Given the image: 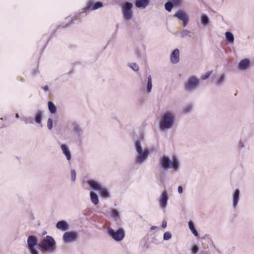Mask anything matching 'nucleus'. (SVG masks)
Returning <instances> with one entry per match:
<instances>
[{
    "label": "nucleus",
    "mask_w": 254,
    "mask_h": 254,
    "mask_svg": "<svg viewBox=\"0 0 254 254\" xmlns=\"http://www.w3.org/2000/svg\"><path fill=\"white\" fill-rule=\"evenodd\" d=\"M211 73H212V71H207L204 74H203L201 75V78L202 80H205V79H207L210 76V75H211Z\"/></svg>",
    "instance_id": "nucleus-35"
},
{
    "label": "nucleus",
    "mask_w": 254,
    "mask_h": 254,
    "mask_svg": "<svg viewBox=\"0 0 254 254\" xmlns=\"http://www.w3.org/2000/svg\"><path fill=\"white\" fill-rule=\"evenodd\" d=\"M129 66L135 71H137L139 70V67L136 63H131L129 64Z\"/></svg>",
    "instance_id": "nucleus-33"
},
{
    "label": "nucleus",
    "mask_w": 254,
    "mask_h": 254,
    "mask_svg": "<svg viewBox=\"0 0 254 254\" xmlns=\"http://www.w3.org/2000/svg\"><path fill=\"white\" fill-rule=\"evenodd\" d=\"M133 6L132 3L126 2L123 7V15L125 20H129L132 17V11L131 8Z\"/></svg>",
    "instance_id": "nucleus-7"
},
{
    "label": "nucleus",
    "mask_w": 254,
    "mask_h": 254,
    "mask_svg": "<svg viewBox=\"0 0 254 254\" xmlns=\"http://www.w3.org/2000/svg\"><path fill=\"white\" fill-rule=\"evenodd\" d=\"M172 237V235L169 232H166L163 235V240L165 241L170 240Z\"/></svg>",
    "instance_id": "nucleus-34"
},
{
    "label": "nucleus",
    "mask_w": 254,
    "mask_h": 254,
    "mask_svg": "<svg viewBox=\"0 0 254 254\" xmlns=\"http://www.w3.org/2000/svg\"><path fill=\"white\" fill-rule=\"evenodd\" d=\"M198 248L197 246H193L191 249L192 253L193 254H196L198 252Z\"/></svg>",
    "instance_id": "nucleus-39"
},
{
    "label": "nucleus",
    "mask_w": 254,
    "mask_h": 254,
    "mask_svg": "<svg viewBox=\"0 0 254 254\" xmlns=\"http://www.w3.org/2000/svg\"><path fill=\"white\" fill-rule=\"evenodd\" d=\"M181 36L182 38H184L187 36L189 38L191 37V31L187 29H183L181 31Z\"/></svg>",
    "instance_id": "nucleus-26"
},
{
    "label": "nucleus",
    "mask_w": 254,
    "mask_h": 254,
    "mask_svg": "<svg viewBox=\"0 0 254 254\" xmlns=\"http://www.w3.org/2000/svg\"><path fill=\"white\" fill-rule=\"evenodd\" d=\"M250 60L248 59H244L241 60L238 65V68L240 70H246L250 65Z\"/></svg>",
    "instance_id": "nucleus-13"
},
{
    "label": "nucleus",
    "mask_w": 254,
    "mask_h": 254,
    "mask_svg": "<svg viewBox=\"0 0 254 254\" xmlns=\"http://www.w3.org/2000/svg\"><path fill=\"white\" fill-rule=\"evenodd\" d=\"M87 183L92 189L98 191L103 187L100 183L93 180H89Z\"/></svg>",
    "instance_id": "nucleus-15"
},
{
    "label": "nucleus",
    "mask_w": 254,
    "mask_h": 254,
    "mask_svg": "<svg viewBox=\"0 0 254 254\" xmlns=\"http://www.w3.org/2000/svg\"><path fill=\"white\" fill-rule=\"evenodd\" d=\"M47 127L49 129H51L53 127V121L51 118H49L48 120Z\"/></svg>",
    "instance_id": "nucleus-37"
},
{
    "label": "nucleus",
    "mask_w": 254,
    "mask_h": 254,
    "mask_svg": "<svg viewBox=\"0 0 254 254\" xmlns=\"http://www.w3.org/2000/svg\"><path fill=\"white\" fill-rule=\"evenodd\" d=\"M90 195L91 202L94 205L97 204L99 202V199L97 194L96 193L91 191L90 193Z\"/></svg>",
    "instance_id": "nucleus-22"
},
{
    "label": "nucleus",
    "mask_w": 254,
    "mask_h": 254,
    "mask_svg": "<svg viewBox=\"0 0 254 254\" xmlns=\"http://www.w3.org/2000/svg\"><path fill=\"white\" fill-rule=\"evenodd\" d=\"M162 227L163 228H165L167 227V222L166 221H163Z\"/></svg>",
    "instance_id": "nucleus-42"
},
{
    "label": "nucleus",
    "mask_w": 254,
    "mask_h": 254,
    "mask_svg": "<svg viewBox=\"0 0 254 254\" xmlns=\"http://www.w3.org/2000/svg\"><path fill=\"white\" fill-rule=\"evenodd\" d=\"M149 0H135V5L137 8H144L149 4Z\"/></svg>",
    "instance_id": "nucleus-17"
},
{
    "label": "nucleus",
    "mask_w": 254,
    "mask_h": 254,
    "mask_svg": "<svg viewBox=\"0 0 254 254\" xmlns=\"http://www.w3.org/2000/svg\"><path fill=\"white\" fill-rule=\"evenodd\" d=\"M112 216L114 218L115 220L117 221L119 219V213L118 211L116 209H113L112 210Z\"/></svg>",
    "instance_id": "nucleus-32"
},
{
    "label": "nucleus",
    "mask_w": 254,
    "mask_h": 254,
    "mask_svg": "<svg viewBox=\"0 0 254 254\" xmlns=\"http://www.w3.org/2000/svg\"><path fill=\"white\" fill-rule=\"evenodd\" d=\"M191 109L192 105L191 104H189L183 108V112L184 113L187 114L190 112Z\"/></svg>",
    "instance_id": "nucleus-31"
},
{
    "label": "nucleus",
    "mask_w": 254,
    "mask_h": 254,
    "mask_svg": "<svg viewBox=\"0 0 254 254\" xmlns=\"http://www.w3.org/2000/svg\"><path fill=\"white\" fill-rule=\"evenodd\" d=\"M76 171L74 169H72L71 170V179L72 182H75L76 180Z\"/></svg>",
    "instance_id": "nucleus-36"
},
{
    "label": "nucleus",
    "mask_w": 254,
    "mask_h": 254,
    "mask_svg": "<svg viewBox=\"0 0 254 254\" xmlns=\"http://www.w3.org/2000/svg\"><path fill=\"white\" fill-rule=\"evenodd\" d=\"M175 116L174 114L169 111L164 112L161 116L159 126L161 130H167L171 128L174 123Z\"/></svg>",
    "instance_id": "nucleus-3"
},
{
    "label": "nucleus",
    "mask_w": 254,
    "mask_h": 254,
    "mask_svg": "<svg viewBox=\"0 0 254 254\" xmlns=\"http://www.w3.org/2000/svg\"><path fill=\"white\" fill-rule=\"evenodd\" d=\"M48 109L50 112L51 114H55L57 111V107L51 101H49L48 102Z\"/></svg>",
    "instance_id": "nucleus-23"
},
{
    "label": "nucleus",
    "mask_w": 254,
    "mask_h": 254,
    "mask_svg": "<svg viewBox=\"0 0 254 254\" xmlns=\"http://www.w3.org/2000/svg\"><path fill=\"white\" fill-rule=\"evenodd\" d=\"M103 6V4L101 2L97 1L95 3H94L93 4H90L89 5L87 6L84 8V11H86L88 9L91 8V7H92L91 9L92 10H95L99 8L102 7Z\"/></svg>",
    "instance_id": "nucleus-19"
},
{
    "label": "nucleus",
    "mask_w": 254,
    "mask_h": 254,
    "mask_svg": "<svg viewBox=\"0 0 254 254\" xmlns=\"http://www.w3.org/2000/svg\"><path fill=\"white\" fill-rule=\"evenodd\" d=\"M200 20L201 23L204 26L207 25L209 21L208 17L205 14L201 15Z\"/></svg>",
    "instance_id": "nucleus-28"
},
{
    "label": "nucleus",
    "mask_w": 254,
    "mask_h": 254,
    "mask_svg": "<svg viewBox=\"0 0 254 254\" xmlns=\"http://www.w3.org/2000/svg\"><path fill=\"white\" fill-rule=\"evenodd\" d=\"M27 249L30 254H40L38 248L42 252L53 253L55 250L56 242L50 236H47L40 243L38 244V238L33 235L29 236L27 238Z\"/></svg>",
    "instance_id": "nucleus-1"
},
{
    "label": "nucleus",
    "mask_w": 254,
    "mask_h": 254,
    "mask_svg": "<svg viewBox=\"0 0 254 254\" xmlns=\"http://www.w3.org/2000/svg\"><path fill=\"white\" fill-rule=\"evenodd\" d=\"M225 81V76L223 74H222L219 76L217 79L216 83L217 85H220L223 84Z\"/></svg>",
    "instance_id": "nucleus-30"
},
{
    "label": "nucleus",
    "mask_w": 254,
    "mask_h": 254,
    "mask_svg": "<svg viewBox=\"0 0 254 254\" xmlns=\"http://www.w3.org/2000/svg\"><path fill=\"white\" fill-rule=\"evenodd\" d=\"M157 228V227L156 226H151L150 229H151V230H155V229H156Z\"/></svg>",
    "instance_id": "nucleus-43"
},
{
    "label": "nucleus",
    "mask_w": 254,
    "mask_h": 254,
    "mask_svg": "<svg viewBox=\"0 0 254 254\" xmlns=\"http://www.w3.org/2000/svg\"><path fill=\"white\" fill-rule=\"evenodd\" d=\"M44 90L46 91H48L49 90V87L47 85L45 86L44 88Z\"/></svg>",
    "instance_id": "nucleus-44"
},
{
    "label": "nucleus",
    "mask_w": 254,
    "mask_h": 254,
    "mask_svg": "<svg viewBox=\"0 0 254 254\" xmlns=\"http://www.w3.org/2000/svg\"><path fill=\"white\" fill-rule=\"evenodd\" d=\"M168 199L169 197L167 191L166 190L163 191L159 199L160 206L162 208H165L167 206Z\"/></svg>",
    "instance_id": "nucleus-11"
},
{
    "label": "nucleus",
    "mask_w": 254,
    "mask_h": 254,
    "mask_svg": "<svg viewBox=\"0 0 254 254\" xmlns=\"http://www.w3.org/2000/svg\"><path fill=\"white\" fill-rule=\"evenodd\" d=\"M134 148L136 152L135 162L137 164H141L146 161L149 154V149L147 147L142 148L141 140L137 139L134 141Z\"/></svg>",
    "instance_id": "nucleus-2"
},
{
    "label": "nucleus",
    "mask_w": 254,
    "mask_h": 254,
    "mask_svg": "<svg viewBox=\"0 0 254 254\" xmlns=\"http://www.w3.org/2000/svg\"><path fill=\"white\" fill-rule=\"evenodd\" d=\"M199 84V80L195 76H191L185 84V89L188 91H191L195 89Z\"/></svg>",
    "instance_id": "nucleus-6"
},
{
    "label": "nucleus",
    "mask_w": 254,
    "mask_h": 254,
    "mask_svg": "<svg viewBox=\"0 0 254 254\" xmlns=\"http://www.w3.org/2000/svg\"><path fill=\"white\" fill-rule=\"evenodd\" d=\"M56 227L59 230L64 231L68 229V225L65 221L61 220L58 222Z\"/></svg>",
    "instance_id": "nucleus-18"
},
{
    "label": "nucleus",
    "mask_w": 254,
    "mask_h": 254,
    "mask_svg": "<svg viewBox=\"0 0 254 254\" xmlns=\"http://www.w3.org/2000/svg\"><path fill=\"white\" fill-rule=\"evenodd\" d=\"M225 36L226 40L230 43H233L234 41V37L233 34L230 32H226L225 33Z\"/></svg>",
    "instance_id": "nucleus-27"
},
{
    "label": "nucleus",
    "mask_w": 254,
    "mask_h": 254,
    "mask_svg": "<svg viewBox=\"0 0 254 254\" xmlns=\"http://www.w3.org/2000/svg\"><path fill=\"white\" fill-rule=\"evenodd\" d=\"M107 234L117 242L121 241L125 237V234L124 230L120 228L115 231L111 227H108L107 230Z\"/></svg>",
    "instance_id": "nucleus-5"
},
{
    "label": "nucleus",
    "mask_w": 254,
    "mask_h": 254,
    "mask_svg": "<svg viewBox=\"0 0 254 254\" xmlns=\"http://www.w3.org/2000/svg\"><path fill=\"white\" fill-rule=\"evenodd\" d=\"M240 199V190L236 189L233 194V206L235 208Z\"/></svg>",
    "instance_id": "nucleus-16"
},
{
    "label": "nucleus",
    "mask_w": 254,
    "mask_h": 254,
    "mask_svg": "<svg viewBox=\"0 0 254 254\" xmlns=\"http://www.w3.org/2000/svg\"><path fill=\"white\" fill-rule=\"evenodd\" d=\"M238 146L240 148H242L244 147V144L242 140H240L238 144Z\"/></svg>",
    "instance_id": "nucleus-40"
},
{
    "label": "nucleus",
    "mask_w": 254,
    "mask_h": 254,
    "mask_svg": "<svg viewBox=\"0 0 254 254\" xmlns=\"http://www.w3.org/2000/svg\"><path fill=\"white\" fill-rule=\"evenodd\" d=\"M189 226L190 230L192 232V233L194 235V236L197 237L198 235V233L196 231L194 224L192 221H190L189 222Z\"/></svg>",
    "instance_id": "nucleus-24"
},
{
    "label": "nucleus",
    "mask_w": 254,
    "mask_h": 254,
    "mask_svg": "<svg viewBox=\"0 0 254 254\" xmlns=\"http://www.w3.org/2000/svg\"><path fill=\"white\" fill-rule=\"evenodd\" d=\"M15 117H16V118H18L19 117L18 114H17V113L16 114Z\"/></svg>",
    "instance_id": "nucleus-45"
},
{
    "label": "nucleus",
    "mask_w": 254,
    "mask_h": 254,
    "mask_svg": "<svg viewBox=\"0 0 254 254\" xmlns=\"http://www.w3.org/2000/svg\"><path fill=\"white\" fill-rule=\"evenodd\" d=\"M174 6H175V5L170 0H168L165 4V9L169 12L172 10Z\"/></svg>",
    "instance_id": "nucleus-29"
},
{
    "label": "nucleus",
    "mask_w": 254,
    "mask_h": 254,
    "mask_svg": "<svg viewBox=\"0 0 254 254\" xmlns=\"http://www.w3.org/2000/svg\"><path fill=\"white\" fill-rule=\"evenodd\" d=\"M180 162L177 158H174L173 161L166 156H163L159 159V165L164 171H167L172 168L175 171H177L179 168Z\"/></svg>",
    "instance_id": "nucleus-4"
},
{
    "label": "nucleus",
    "mask_w": 254,
    "mask_h": 254,
    "mask_svg": "<svg viewBox=\"0 0 254 254\" xmlns=\"http://www.w3.org/2000/svg\"><path fill=\"white\" fill-rule=\"evenodd\" d=\"M99 193L102 197L107 198L110 197V193L107 189L105 187H102L99 190Z\"/></svg>",
    "instance_id": "nucleus-20"
},
{
    "label": "nucleus",
    "mask_w": 254,
    "mask_h": 254,
    "mask_svg": "<svg viewBox=\"0 0 254 254\" xmlns=\"http://www.w3.org/2000/svg\"><path fill=\"white\" fill-rule=\"evenodd\" d=\"M179 20H182L183 22V26H186L189 21L188 15L183 10H178L174 15Z\"/></svg>",
    "instance_id": "nucleus-10"
},
{
    "label": "nucleus",
    "mask_w": 254,
    "mask_h": 254,
    "mask_svg": "<svg viewBox=\"0 0 254 254\" xmlns=\"http://www.w3.org/2000/svg\"><path fill=\"white\" fill-rule=\"evenodd\" d=\"M71 127V132L76 136L78 139H80L83 133V129L76 122H72L70 123Z\"/></svg>",
    "instance_id": "nucleus-8"
},
{
    "label": "nucleus",
    "mask_w": 254,
    "mask_h": 254,
    "mask_svg": "<svg viewBox=\"0 0 254 254\" xmlns=\"http://www.w3.org/2000/svg\"><path fill=\"white\" fill-rule=\"evenodd\" d=\"M42 118V112L41 111H38L35 116L34 120L35 122L38 124H41Z\"/></svg>",
    "instance_id": "nucleus-25"
},
{
    "label": "nucleus",
    "mask_w": 254,
    "mask_h": 254,
    "mask_svg": "<svg viewBox=\"0 0 254 254\" xmlns=\"http://www.w3.org/2000/svg\"><path fill=\"white\" fill-rule=\"evenodd\" d=\"M152 88V77L150 75H148L147 79L146 93H150Z\"/></svg>",
    "instance_id": "nucleus-21"
},
{
    "label": "nucleus",
    "mask_w": 254,
    "mask_h": 254,
    "mask_svg": "<svg viewBox=\"0 0 254 254\" xmlns=\"http://www.w3.org/2000/svg\"><path fill=\"white\" fill-rule=\"evenodd\" d=\"M77 233L73 231L65 232L63 236V240L64 243H71L77 239Z\"/></svg>",
    "instance_id": "nucleus-9"
},
{
    "label": "nucleus",
    "mask_w": 254,
    "mask_h": 254,
    "mask_svg": "<svg viewBox=\"0 0 254 254\" xmlns=\"http://www.w3.org/2000/svg\"><path fill=\"white\" fill-rule=\"evenodd\" d=\"M183 189L181 186H179L178 188V192L181 194L183 192Z\"/></svg>",
    "instance_id": "nucleus-41"
},
{
    "label": "nucleus",
    "mask_w": 254,
    "mask_h": 254,
    "mask_svg": "<svg viewBox=\"0 0 254 254\" xmlns=\"http://www.w3.org/2000/svg\"><path fill=\"white\" fill-rule=\"evenodd\" d=\"M22 121L25 123V124H32L33 121L31 118H23L22 119Z\"/></svg>",
    "instance_id": "nucleus-38"
},
{
    "label": "nucleus",
    "mask_w": 254,
    "mask_h": 254,
    "mask_svg": "<svg viewBox=\"0 0 254 254\" xmlns=\"http://www.w3.org/2000/svg\"><path fill=\"white\" fill-rule=\"evenodd\" d=\"M61 149L63 154L65 155L66 158V159L68 161H69L71 159V152L68 147V146L65 144H63L61 146Z\"/></svg>",
    "instance_id": "nucleus-14"
},
{
    "label": "nucleus",
    "mask_w": 254,
    "mask_h": 254,
    "mask_svg": "<svg viewBox=\"0 0 254 254\" xmlns=\"http://www.w3.org/2000/svg\"><path fill=\"white\" fill-rule=\"evenodd\" d=\"M170 61L173 64L179 63L180 61V51L178 49H175L170 55Z\"/></svg>",
    "instance_id": "nucleus-12"
},
{
    "label": "nucleus",
    "mask_w": 254,
    "mask_h": 254,
    "mask_svg": "<svg viewBox=\"0 0 254 254\" xmlns=\"http://www.w3.org/2000/svg\"><path fill=\"white\" fill-rule=\"evenodd\" d=\"M144 247H145L146 249H147V248H148V245H147V244H146L144 245Z\"/></svg>",
    "instance_id": "nucleus-46"
}]
</instances>
